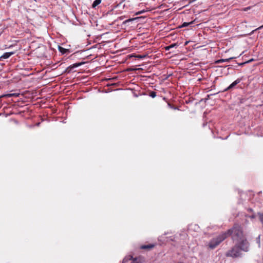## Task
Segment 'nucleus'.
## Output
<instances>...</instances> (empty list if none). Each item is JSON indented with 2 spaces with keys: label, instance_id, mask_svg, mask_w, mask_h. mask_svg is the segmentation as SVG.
<instances>
[{
  "label": "nucleus",
  "instance_id": "1",
  "mask_svg": "<svg viewBox=\"0 0 263 263\" xmlns=\"http://www.w3.org/2000/svg\"><path fill=\"white\" fill-rule=\"evenodd\" d=\"M224 234H226L227 238L228 236H231L234 241H237L246 237L243 234L242 227L238 223H235L231 229L224 232Z\"/></svg>",
  "mask_w": 263,
  "mask_h": 263
},
{
  "label": "nucleus",
  "instance_id": "2",
  "mask_svg": "<svg viewBox=\"0 0 263 263\" xmlns=\"http://www.w3.org/2000/svg\"><path fill=\"white\" fill-rule=\"evenodd\" d=\"M226 238V234L222 233L216 237L213 238L211 239L208 244V247L211 249H214Z\"/></svg>",
  "mask_w": 263,
  "mask_h": 263
},
{
  "label": "nucleus",
  "instance_id": "3",
  "mask_svg": "<svg viewBox=\"0 0 263 263\" xmlns=\"http://www.w3.org/2000/svg\"><path fill=\"white\" fill-rule=\"evenodd\" d=\"M235 245L237 246L238 248L241 251L247 252L249 251L250 243L246 237L243 239L237 241Z\"/></svg>",
  "mask_w": 263,
  "mask_h": 263
},
{
  "label": "nucleus",
  "instance_id": "4",
  "mask_svg": "<svg viewBox=\"0 0 263 263\" xmlns=\"http://www.w3.org/2000/svg\"><path fill=\"white\" fill-rule=\"evenodd\" d=\"M227 257H231L233 258H236L238 257H241L242 253L241 251L238 248L237 246L234 245L230 250L227 251L226 253Z\"/></svg>",
  "mask_w": 263,
  "mask_h": 263
},
{
  "label": "nucleus",
  "instance_id": "5",
  "mask_svg": "<svg viewBox=\"0 0 263 263\" xmlns=\"http://www.w3.org/2000/svg\"><path fill=\"white\" fill-rule=\"evenodd\" d=\"M145 262V258L143 256H138L137 257L133 258V256L129 255L125 257L122 263H143Z\"/></svg>",
  "mask_w": 263,
  "mask_h": 263
},
{
  "label": "nucleus",
  "instance_id": "6",
  "mask_svg": "<svg viewBox=\"0 0 263 263\" xmlns=\"http://www.w3.org/2000/svg\"><path fill=\"white\" fill-rule=\"evenodd\" d=\"M243 79V77L238 78L235 81H234L232 84H231L227 88L224 89L223 91H229L232 89H233L236 85L239 83Z\"/></svg>",
  "mask_w": 263,
  "mask_h": 263
},
{
  "label": "nucleus",
  "instance_id": "7",
  "mask_svg": "<svg viewBox=\"0 0 263 263\" xmlns=\"http://www.w3.org/2000/svg\"><path fill=\"white\" fill-rule=\"evenodd\" d=\"M83 64H84V62H79L76 63L71 65H70L65 69L64 72L69 73L73 69V68L79 67L83 65Z\"/></svg>",
  "mask_w": 263,
  "mask_h": 263
},
{
  "label": "nucleus",
  "instance_id": "8",
  "mask_svg": "<svg viewBox=\"0 0 263 263\" xmlns=\"http://www.w3.org/2000/svg\"><path fill=\"white\" fill-rule=\"evenodd\" d=\"M148 57L147 53H143L142 54H136L135 53L129 54L127 55V58H132L133 57H135L138 58L139 59H144Z\"/></svg>",
  "mask_w": 263,
  "mask_h": 263
},
{
  "label": "nucleus",
  "instance_id": "9",
  "mask_svg": "<svg viewBox=\"0 0 263 263\" xmlns=\"http://www.w3.org/2000/svg\"><path fill=\"white\" fill-rule=\"evenodd\" d=\"M58 49L62 54H68L70 52L69 49H65L60 45H58Z\"/></svg>",
  "mask_w": 263,
  "mask_h": 263
},
{
  "label": "nucleus",
  "instance_id": "10",
  "mask_svg": "<svg viewBox=\"0 0 263 263\" xmlns=\"http://www.w3.org/2000/svg\"><path fill=\"white\" fill-rule=\"evenodd\" d=\"M15 53V52H6L4 53L1 57V59H6L9 58L10 56L14 54Z\"/></svg>",
  "mask_w": 263,
  "mask_h": 263
},
{
  "label": "nucleus",
  "instance_id": "11",
  "mask_svg": "<svg viewBox=\"0 0 263 263\" xmlns=\"http://www.w3.org/2000/svg\"><path fill=\"white\" fill-rule=\"evenodd\" d=\"M155 247V245L154 244H148L146 245H142L140 247V249L143 250H149L153 249Z\"/></svg>",
  "mask_w": 263,
  "mask_h": 263
},
{
  "label": "nucleus",
  "instance_id": "12",
  "mask_svg": "<svg viewBox=\"0 0 263 263\" xmlns=\"http://www.w3.org/2000/svg\"><path fill=\"white\" fill-rule=\"evenodd\" d=\"M234 58H235L234 57H232V58H230L229 59L217 60L215 61V63L219 64V63H223V62H229L231 60H232Z\"/></svg>",
  "mask_w": 263,
  "mask_h": 263
},
{
  "label": "nucleus",
  "instance_id": "13",
  "mask_svg": "<svg viewBox=\"0 0 263 263\" xmlns=\"http://www.w3.org/2000/svg\"><path fill=\"white\" fill-rule=\"evenodd\" d=\"M101 35L98 36L97 37H96L95 39H93V41L91 40H90L89 39H87L88 44H90L92 42L93 43H97L98 41L100 40V38L101 37Z\"/></svg>",
  "mask_w": 263,
  "mask_h": 263
},
{
  "label": "nucleus",
  "instance_id": "14",
  "mask_svg": "<svg viewBox=\"0 0 263 263\" xmlns=\"http://www.w3.org/2000/svg\"><path fill=\"white\" fill-rule=\"evenodd\" d=\"M181 43V42H179L178 41H177L176 43L170 45V46L171 49L174 47L176 48L177 47L179 46Z\"/></svg>",
  "mask_w": 263,
  "mask_h": 263
},
{
  "label": "nucleus",
  "instance_id": "15",
  "mask_svg": "<svg viewBox=\"0 0 263 263\" xmlns=\"http://www.w3.org/2000/svg\"><path fill=\"white\" fill-rule=\"evenodd\" d=\"M101 2L102 0H95L92 5V7L93 8H95L98 5H99L101 3Z\"/></svg>",
  "mask_w": 263,
  "mask_h": 263
},
{
  "label": "nucleus",
  "instance_id": "16",
  "mask_svg": "<svg viewBox=\"0 0 263 263\" xmlns=\"http://www.w3.org/2000/svg\"><path fill=\"white\" fill-rule=\"evenodd\" d=\"M148 95L151 97L154 98L155 97H156V92L154 91H152L149 92Z\"/></svg>",
  "mask_w": 263,
  "mask_h": 263
},
{
  "label": "nucleus",
  "instance_id": "17",
  "mask_svg": "<svg viewBox=\"0 0 263 263\" xmlns=\"http://www.w3.org/2000/svg\"><path fill=\"white\" fill-rule=\"evenodd\" d=\"M213 95L212 94H211V95H208L206 96V97L204 98V99H202L201 100H200V102L201 101H203L204 102H206V101L210 99V97L211 96Z\"/></svg>",
  "mask_w": 263,
  "mask_h": 263
},
{
  "label": "nucleus",
  "instance_id": "18",
  "mask_svg": "<svg viewBox=\"0 0 263 263\" xmlns=\"http://www.w3.org/2000/svg\"><path fill=\"white\" fill-rule=\"evenodd\" d=\"M193 24V22H189V23H184L182 25V27H186V26H190L192 24Z\"/></svg>",
  "mask_w": 263,
  "mask_h": 263
},
{
  "label": "nucleus",
  "instance_id": "19",
  "mask_svg": "<svg viewBox=\"0 0 263 263\" xmlns=\"http://www.w3.org/2000/svg\"><path fill=\"white\" fill-rule=\"evenodd\" d=\"M258 215L259 219L260 221H261V222H263V213H258Z\"/></svg>",
  "mask_w": 263,
  "mask_h": 263
},
{
  "label": "nucleus",
  "instance_id": "20",
  "mask_svg": "<svg viewBox=\"0 0 263 263\" xmlns=\"http://www.w3.org/2000/svg\"><path fill=\"white\" fill-rule=\"evenodd\" d=\"M256 240L259 247L260 246V235H258V236L256 238Z\"/></svg>",
  "mask_w": 263,
  "mask_h": 263
},
{
  "label": "nucleus",
  "instance_id": "21",
  "mask_svg": "<svg viewBox=\"0 0 263 263\" xmlns=\"http://www.w3.org/2000/svg\"><path fill=\"white\" fill-rule=\"evenodd\" d=\"M238 104H240V103H244V102L246 101L245 99H243V98L240 99V97L238 98Z\"/></svg>",
  "mask_w": 263,
  "mask_h": 263
},
{
  "label": "nucleus",
  "instance_id": "22",
  "mask_svg": "<svg viewBox=\"0 0 263 263\" xmlns=\"http://www.w3.org/2000/svg\"><path fill=\"white\" fill-rule=\"evenodd\" d=\"M84 51H83V50L76 51V52H75L74 53H73V54L71 55V56H72V55H77V54H79V53H81L82 52H84Z\"/></svg>",
  "mask_w": 263,
  "mask_h": 263
},
{
  "label": "nucleus",
  "instance_id": "23",
  "mask_svg": "<svg viewBox=\"0 0 263 263\" xmlns=\"http://www.w3.org/2000/svg\"><path fill=\"white\" fill-rule=\"evenodd\" d=\"M12 96H13V95H12L11 93H8V94H7L6 95L2 96L0 97L1 98H2L3 97H12Z\"/></svg>",
  "mask_w": 263,
  "mask_h": 263
},
{
  "label": "nucleus",
  "instance_id": "24",
  "mask_svg": "<svg viewBox=\"0 0 263 263\" xmlns=\"http://www.w3.org/2000/svg\"><path fill=\"white\" fill-rule=\"evenodd\" d=\"M263 28V25H262V26H260V27H258V28H257V29H254V30H252L250 33H254L255 31H256L257 30H259V29H261V28Z\"/></svg>",
  "mask_w": 263,
  "mask_h": 263
},
{
  "label": "nucleus",
  "instance_id": "25",
  "mask_svg": "<svg viewBox=\"0 0 263 263\" xmlns=\"http://www.w3.org/2000/svg\"><path fill=\"white\" fill-rule=\"evenodd\" d=\"M237 65H238V66H243L245 64H247V63H246V62H241V63H237Z\"/></svg>",
  "mask_w": 263,
  "mask_h": 263
},
{
  "label": "nucleus",
  "instance_id": "26",
  "mask_svg": "<svg viewBox=\"0 0 263 263\" xmlns=\"http://www.w3.org/2000/svg\"><path fill=\"white\" fill-rule=\"evenodd\" d=\"M139 18V17H135V18H131V19H128V20H126L125 22H130V21H132L133 20H136V19H138Z\"/></svg>",
  "mask_w": 263,
  "mask_h": 263
},
{
  "label": "nucleus",
  "instance_id": "27",
  "mask_svg": "<svg viewBox=\"0 0 263 263\" xmlns=\"http://www.w3.org/2000/svg\"><path fill=\"white\" fill-rule=\"evenodd\" d=\"M168 105H169L170 106H171V107L172 109H174V110L178 109V107H176V106H173H173H171L170 104H168Z\"/></svg>",
  "mask_w": 263,
  "mask_h": 263
},
{
  "label": "nucleus",
  "instance_id": "28",
  "mask_svg": "<svg viewBox=\"0 0 263 263\" xmlns=\"http://www.w3.org/2000/svg\"><path fill=\"white\" fill-rule=\"evenodd\" d=\"M250 7H246V8H244L243 9H242V11H248V10H250Z\"/></svg>",
  "mask_w": 263,
  "mask_h": 263
},
{
  "label": "nucleus",
  "instance_id": "29",
  "mask_svg": "<svg viewBox=\"0 0 263 263\" xmlns=\"http://www.w3.org/2000/svg\"><path fill=\"white\" fill-rule=\"evenodd\" d=\"M254 61V59H251L246 61V63H251V62H252V61Z\"/></svg>",
  "mask_w": 263,
  "mask_h": 263
},
{
  "label": "nucleus",
  "instance_id": "30",
  "mask_svg": "<svg viewBox=\"0 0 263 263\" xmlns=\"http://www.w3.org/2000/svg\"><path fill=\"white\" fill-rule=\"evenodd\" d=\"M164 49H165V50H166V51L170 50V49H171V48H170V45L167 46H165V47H164Z\"/></svg>",
  "mask_w": 263,
  "mask_h": 263
},
{
  "label": "nucleus",
  "instance_id": "31",
  "mask_svg": "<svg viewBox=\"0 0 263 263\" xmlns=\"http://www.w3.org/2000/svg\"><path fill=\"white\" fill-rule=\"evenodd\" d=\"M13 46V44H11V45H5V48L6 49V48H10V47H12Z\"/></svg>",
  "mask_w": 263,
  "mask_h": 263
},
{
  "label": "nucleus",
  "instance_id": "32",
  "mask_svg": "<svg viewBox=\"0 0 263 263\" xmlns=\"http://www.w3.org/2000/svg\"><path fill=\"white\" fill-rule=\"evenodd\" d=\"M143 12H144V11H139V12H137V13H136V15H139V14H140L142 13Z\"/></svg>",
  "mask_w": 263,
  "mask_h": 263
},
{
  "label": "nucleus",
  "instance_id": "33",
  "mask_svg": "<svg viewBox=\"0 0 263 263\" xmlns=\"http://www.w3.org/2000/svg\"><path fill=\"white\" fill-rule=\"evenodd\" d=\"M175 34V33L170 34V35L168 36L167 37H173Z\"/></svg>",
  "mask_w": 263,
  "mask_h": 263
},
{
  "label": "nucleus",
  "instance_id": "34",
  "mask_svg": "<svg viewBox=\"0 0 263 263\" xmlns=\"http://www.w3.org/2000/svg\"><path fill=\"white\" fill-rule=\"evenodd\" d=\"M189 42V41H185L184 42V46L188 44Z\"/></svg>",
  "mask_w": 263,
  "mask_h": 263
},
{
  "label": "nucleus",
  "instance_id": "35",
  "mask_svg": "<svg viewBox=\"0 0 263 263\" xmlns=\"http://www.w3.org/2000/svg\"><path fill=\"white\" fill-rule=\"evenodd\" d=\"M228 66H230V67L229 68H231L232 66H234V68L236 67L237 66H233L232 65H229Z\"/></svg>",
  "mask_w": 263,
  "mask_h": 263
},
{
  "label": "nucleus",
  "instance_id": "36",
  "mask_svg": "<svg viewBox=\"0 0 263 263\" xmlns=\"http://www.w3.org/2000/svg\"><path fill=\"white\" fill-rule=\"evenodd\" d=\"M12 95H13V96H18V95L16 93H11Z\"/></svg>",
  "mask_w": 263,
  "mask_h": 263
},
{
  "label": "nucleus",
  "instance_id": "37",
  "mask_svg": "<svg viewBox=\"0 0 263 263\" xmlns=\"http://www.w3.org/2000/svg\"><path fill=\"white\" fill-rule=\"evenodd\" d=\"M142 34H138V35H142Z\"/></svg>",
  "mask_w": 263,
  "mask_h": 263
},
{
  "label": "nucleus",
  "instance_id": "38",
  "mask_svg": "<svg viewBox=\"0 0 263 263\" xmlns=\"http://www.w3.org/2000/svg\"><path fill=\"white\" fill-rule=\"evenodd\" d=\"M186 103H189V101H186Z\"/></svg>",
  "mask_w": 263,
  "mask_h": 263
},
{
  "label": "nucleus",
  "instance_id": "39",
  "mask_svg": "<svg viewBox=\"0 0 263 263\" xmlns=\"http://www.w3.org/2000/svg\"><path fill=\"white\" fill-rule=\"evenodd\" d=\"M186 103H189V101H186Z\"/></svg>",
  "mask_w": 263,
  "mask_h": 263
},
{
  "label": "nucleus",
  "instance_id": "40",
  "mask_svg": "<svg viewBox=\"0 0 263 263\" xmlns=\"http://www.w3.org/2000/svg\"><path fill=\"white\" fill-rule=\"evenodd\" d=\"M178 263H183V262H178Z\"/></svg>",
  "mask_w": 263,
  "mask_h": 263
}]
</instances>
